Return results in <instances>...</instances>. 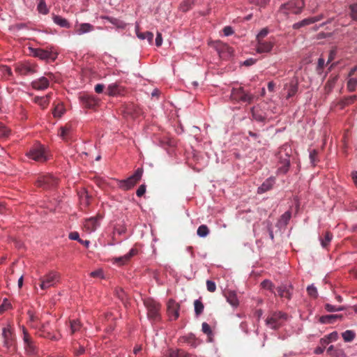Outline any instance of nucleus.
I'll use <instances>...</instances> for the list:
<instances>
[{"label":"nucleus","mask_w":357,"mask_h":357,"mask_svg":"<svg viewBox=\"0 0 357 357\" xmlns=\"http://www.w3.org/2000/svg\"><path fill=\"white\" fill-rule=\"evenodd\" d=\"M274 46V43L271 41L259 40L256 45V51L257 53H268Z\"/></svg>","instance_id":"6ab92c4d"},{"label":"nucleus","mask_w":357,"mask_h":357,"mask_svg":"<svg viewBox=\"0 0 357 357\" xmlns=\"http://www.w3.org/2000/svg\"><path fill=\"white\" fill-rule=\"evenodd\" d=\"M58 183V178L51 174L39 175L36 180L37 186L44 190L54 189L57 186Z\"/></svg>","instance_id":"423d86ee"},{"label":"nucleus","mask_w":357,"mask_h":357,"mask_svg":"<svg viewBox=\"0 0 357 357\" xmlns=\"http://www.w3.org/2000/svg\"><path fill=\"white\" fill-rule=\"evenodd\" d=\"M39 286L41 289L45 290L54 287L60 280V274L55 271H50L39 278Z\"/></svg>","instance_id":"20e7f679"},{"label":"nucleus","mask_w":357,"mask_h":357,"mask_svg":"<svg viewBox=\"0 0 357 357\" xmlns=\"http://www.w3.org/2000/svg\"><path fill=\"white\" fill-rule=\"evenodd\" d=\"M52 20L54 24L59 26L62 28L69 29L70 27V24L69 22L64 17L57 15L55 14H52Z\"/></svg>","instance_id":"a878e982"},{"label":"nucleus","mask_w":357,"mask_h":357,"mask_svg":"<svg viewBox=\"0 0 357 357\" xmlns=\"http://www.w3.org/2000/svg\"><path fill=\"white\" fill-rule=\"evenodd\" d=\"M78 197H79L80 205L82 206L86 207L89 206V203H90L91 197L89 196L88 192L86 190H84V189L81 190L78 192Z\"/></svg>","instance_id":"393cba45"},{"label":"nucleus","mask_w":357,"mask_h":357,"mask_svg":"<svg viewBox=\"0 0 357 357\" xmlns=\"http://www.w3.org/2000/svg\"><path fill=\"white\" fill-rule=\"evenodd\" d=\"M102 218V217L100 215H97L95 217L86 219L84 224L86 231L89 233L95 231L100 226V222Z\"/></svg>","instance_id":"ddd939ff"},{"label":"nucleus","mask_w":357,"mask_h":357,"mask_svg":"<svg viewBox=\"0 0 357 357\" xmlns=\"http://www.w3.org/2000/svg\"><path fill=\"white\" fill-rule=\"evenodd\" d=\"M342 337L345 342H351L354 340L356 333L351 330H347L342 333Z\"/></svg>","instance_id":"f704fd0d"},{"label":"nucleus","mask_w":357,"mask_h":357,"mask_svg":"<svg viewBox=\"0 0 357 357\" xmlns=\"http://www.w3.org/2000/svg\"><path fill=\"white\" fill-rule=\"evenodd\" d=\"M202 331L204 334L207 335L208 341L212 342L213 337V333L211 328V326L206 322L202 323Z\"/></svg>","instance_id":"72a5a7b5"},{"label":"nucleus","mask_w":357,"mask_h":357,"mask_svg":"<svg viewBox=\"0 0 357 357\" xmlns=\"http://www.w3.org/2000/svg\"><path fill=\"white\" fill-rule=\"evenodd\" d=\"M206 288L208 291L214 292L216 290V284L212 280H207L206 281Z\"/></svg>","instance_id":"69168bd1"},{"label":"nucleus","mask_w":357,"mask_h":357,"mask_svg":"<svg viewBox=\"0 0 357 357\" xmlns=\"http://www.w3.org/2000/svg\"><path fill=\"white\" fill-rule=\"evenodd\" d=\"M49 96L46 97H36L34 98L35 102L40 105L43 108H45L48 105Z\"/></svg>","instance_id":"3c124183"},{"label":"nucleus","mask_w":357,"mask_h":357,"mask_svg":"<svg viewBox=\"0 0 357 357\" xmlns=\"http://www.w3.org/2000/svg\"><path fill=\"white\" fill-rule=\"evenodd\" d=\"M357 86V79L356 78H351L347 82V89L349 91L352 92L354 91Z\"/></svg>","instance_id":"6e6d98bb"},{"label":"nucleus","mask_w":357,"mask_h":357,"mask_svg":"<svg viewBox=\"0 0 357 357\" xmlns=\"http://www.w3.org/2000/svg\"><path fill=\"white\" fill-rule=\"evenodd\" d=\"M10 130L8 128H6L3 123H0V137H7L10 135Z\"/></svg>","instance_id":"5fc2aeb1"},{"label":"nucleus","mask_w":357,"mask_h":357,"mask_svg":"<svg viewBox=\"0 0 357 357\" xmlns=\"http://www.w3.org/2000/svg\"><path fill=\"white\" fill-rule=\"evenodd\" d=\"M65 112V109L62 105H57L53 111L54 117H61Z\"/></svg>","instance_id":"603ef678"},{"label":"nucleus","mask_w":357,"mask_h":357,"mask_svg":"<svg viewBox=\"0 0 357 357\" xmlns=\"http://www.w3.org/2000/svg\"><path fill=\"white\" fill-rule=\"evenodd\" d=\"M290 167V159L288 154H285V156L282 158L280 157L278 162V167L277 172L278 174H285L289 171Z\"/></svg>","instance_id":"dca6fc26"},{"label":"nucleus","mask_w":357,"mask_h":357,"mask_svg":"<svg viewBox=\"0 0 357 357\" xmlns=\"http://www.w3.org/2000/svg\"><path fill=\"white\" fill-rule=\"evenodd\" d=\"M167 357H191L188 353L181 350H169Z\"/></svg>","instance_id":"a19ab883"},{"label":"nucleus","mask_w":357,"mask_h":357,"mask_svg":"<svg viewBox=\"0 0 357 357\" xmlns=\"http://www.w3.org/2000/svg\"><path fill=\"white\" fill-rule=\"evenodd\" d=\"M351 17L354 20H357V3L350 6Z\"/></svg>","instance_id":"0e129e2a"},{"label":"nucleus","mask_w":357,"mask_h":357,"mask_svg":"<svg viewBox=\"0 0 357 357\" xmlns=\"http://www.w3.org/2000/svg\"><path fill=\"white\" fill-rule=\"evenodd\" d=\"M180 305L173 299L167 303V312L172 320H176L179 317Z\"/></svg>","instance_id":"2eb2a0df"},{"label":"nucleus","mask_w":357,"mask_h":357,"mask_svg":"<svg viewBox=\"0 0 357 357\" xmlns=\"http://www.w3.org/2000/svg\"><path fill=\"white\" fill-rule=\"evenodd\" d=\"M123 93L124 87L118 82L109 84L107 89V93L110 96H122Z\"/></svg>","instance_id":"a211bd4d"},{"label":"nucleus","mask_w":357,"mask_h":357,"mask_svg":"<svg viewBox=\"0 0 357 357\" xmlns=\"http://www.w3.org/2000/svg\"><path fill=\"white\" fill-rule=\"evenodd\" d=\"M261 286L264 289H268L271 291H273L274 284L269 280H264L261 282Z\"/></svg>","instance_id":"4d7b16f0"},{"label":"nucleus","mask_w":357,"mask_h":357,"mask_svg":"<svg viewBox=\"0 0 357 357\" xmlns=\"http://www.w3.org/2000/svg\"><path fill=\"white\" fill-rule=\"evenodd\" d=\"M357 100V96L353 95L347 97H344L343 99H342L340 102V105H341V107H344L345 106L349 105L352 103H354Z\"/></svg>","instance_id":"c9c22d12"},{"label":"nucleus","mask_w":357,"mask_h":357,"mask_svg":"<svg viewBox=\"0 0 357 357\" xmlns=\"http://www.w3.org/2000/svg\"><path fill=\"white\" fill-rule=\"evenodd\" d=\"M312 24H313V20H312L310 17H307V18L303 19V20H301L298 22L294 23L293 24L292 27L294 29H298L301 27H303V26H307V25H310Z\"/></svg>","instance_id":"e433bc0d"},{"label":"nucleus","mask_w":357,"mask_h":357,"mask_svg":"<svg viewBox=\"0 0 357 357\" xmlns=\"http://www.w3.org/2000/svg\"><path fill=\"white\" fill-rule=\"evenodd\" d=\"M72 130V126L69 124L66 125L65 126L60 128V133L59 136L65 139L66 137L68 135V134Z\"/></svg>","instance_id":"a18cd8bd"},{"label":"nucleus","mask_w":357,"mask_h":357,"mask_svg":"<svg viewBox=\"0 0 357 357\" xmlns=\"http://www.w3.org/2000/svg\"><path fill=\"white\" fill-rule=\"evenodd\" d=\"M100 18L107 20L108 22H109L111 24H114L118 28L120 29H125L126 26V24L117 18H114L109 16H101Z\"/></svg>","instance_id":"7c9ffc66"},{"label":"nucleus","mask_w":357,"mask_h":357,"mask_svg":"<svg viewBox=\"0 0 357 357\" xmlns=\"http://www.w3.org/2000/svg\"><path fill=\"white\" fill-rule=\"evenodd\" d=\"M31 54L33 56L38 57L41 60L46 61H54L57 58V52L50 50H44L41 48H31Z\"/></svg>","instance_id":"6e6552de"},{"label":"nucleus","mask_w":357,"mask_h":357,"mask_svg":"<svg viewBox=\"0 0 357 357\" xmlns=\"http://www.w3.org/2000/svg\"><path fill=\"white\" fill-rule=\"evenodd\" d=\"M22 331L23 342L24 344V349L26 352L29 355L35 354L36 353V347L34 344L33 340L24 327L22 328Z\"/></svg>","instance_id":"9b49d317"},{"label":"nucleus","mask_w":357,"mask_h":357,"mask_svg":"<svg viewBox=\"0 0 357 357\" xmlns=\"http://www.w3.org/2000/svg\"><path fill=\"white\" fill-rule=\"evenodd\" d=\"M291 218V212L287 211L284 213L277 222L278 227H286Z\"/></svg>","instance_id":"c85d7f7f"},{"label":"nucleus","mask_w":357,"mask_h":357,"mask_svg":"<svg viewBox=\"0 0 357 357\" xmlns=\"http://www.w3.org/2000/svg\"><path fill=\"white\" fill-rule=\"evenodd\" d=\"M251 114L252 119L258 122H264L266 119L265 116L253 107L251 108Z\"/></svg>","instance_id":"ea45409f"},{"label":"nucleus","mask_w":357,"mask_h":357,"mask_svg":"<svg viewBox=\"0 0 357 357\" xmlns=\"http://www.w3.org/2000/svg\"><path fill=\"white\" fill-rule=\"evenodd\" d=\"M137 251L135 248H132L127 254L125 255L117 257L115 259V261L120 263L121 264H125L127 262L131 257H132L134 255L137 254Z\"/></svg>","instance_id":"2f4dec72"},{"label":"nucleus","mask_w":357,"mask_h":357,"mask_svg":"<svg viewBox=\"0 0 357 357\" xmlns=\"http://www.w3.org/2000/svg\"><path fill=\"white\" fill-rule=\"evenodd\" d=\"M343 319L342 314H327L321 316L319 319V321L322 324H333L337 320H342Z\"/></svg>","instance_id":"b1692460"},{"label":"nucleus","mask_w":357,"mask_h":357,"mask_svg":"<svg viewBox=\"0 0 357 357\" xmlns=\"http://www.w3.org/2000/svg\"><path fill=\"white\" fill-rule=\"evenodd\" d=\"M93 26L89 23H82L76 29L75 33L77 35H82L93 31Z\"/></svg>","instance_id":"cd10ccee"},{"label":"nucleus","mask_w":357,"mask_h":357,"mask_svg":"<svg viewBox=\"0 0 357 357\" xmlns=\"http://www.w3.org/2000/svg\"><path fill=\"white\" fill-rule=\"evenodd\" d=\"M42 319L38 322V327L34 328L37 330V333L43 337L47 338L52 340H57L58 338L52 334V330L50 328V321L42 322Z\"/></svg>","instance_id":"1a4fd4ad"},{"label":"nucleus","mask_w":357,"mask_h":357,"mask_svg":"<svg viewBox=\"0 0 357 357\" xmlns=\"http://www.w3.org/2000/svg\"><path fill=\"white\" fill-rule=\"evenodd\" d=\"M144 170L142 168H138L135 173L126 179L118 181V186L123 190H128L133 188L137 182L142 178Z\"/></svg>","instance_id":"39448f33"},{"label":"nucleus","mask_w":357,"mask_h":357,"mask_svg":"<svg viewBox=\"0 0 357 357\" xmlns=\"http://www.w3.org/2000/svg\"><path fill=\"white\" fill-rule=\"evenodd\" d=\"M287 319V314L281 311L271 313L266 319V325L273 330L280 328Z\"/></svg>","instance_id":"7ed1b4c3"},{"label":"nucleus","mask_w":357,"mask_h":357,"mask_svg":"<svg viewBox=\"0 0 357 357\" xmlns=\"http://www.w3.org/2000/svg\"><path fill=\"white\" fill-rule=\"evenodd\" d=\"M270 0H250V2L252 4L258 6L259 7H265Z\"/></svg>","instance_id":"bf43d9fd"},{"label":"nucleus","mask_w":357,"mask_h":357,"mask_svg":"<svg viewBox=\"0 0 357 357\" xmlns=\"http://www.w3.org/2000/svg\"><path fill=\"white\" fill-rule=\"evenodd\" d=\"M268 33V28H264L262 29L259 33L257 35V42H259V40H262V39L266 37Z\"/></svg>","instance_id":"052dcab7"},{"label":"nucleus","mask_w":357,"mask_h":357,"mask_svg":"<svg viewBox=\"0 0 357 357\" xmlns=\"http://www.w3.org/2000/svg\"><path fill=\"white\" fill-rule=\"evenodd\" d=\"M255 97V95L249 91H245L242 86L233 88L230 94V98L233 101L247 104H250L253 101Z\"/></svg>","instance_id":"f03ea898"},{"label":"nucleus","mask_w":357,"mask_h":357,"mask_svg":"<svg viewBox=\"0 0 357 357\" xmlns=\"http://www.w3.org/2000/svg\"><path fill=\"white\" fill-rule=\"evenodd\" d=\"M225 297L227 301L234 307H236L239 305V301L237 297V294L235 291L226 290L224 292Z\"/></svg>","instance_id":"412c9836"},{"label":"nucleus","mask_w":357,"mask_h":357,"mask_svg":"<svg viewBox=\"0 0 357 357\" xmlns=\"http://www.w3.org/2000/svg\"><path fill=\"white\" fill-rule=\"evenodd\" d=\"M181 340L183 342L189 344L192 347H197L199 344V341L195 337V335L190 333L183 336Z\"/></svg>","instance_id":"c756f323"},{"label":"nucleus","mask_w":357,"mask_h":357,"mask_svg":"<svg viewBox=\"0 0 357 357\" xmlns=\"http://www.w3.org/2000/svg\"><path fill=\"white\" fill-rule=\"evenodd\" d=\"M298 91V84L294 82H291L287 89V98L289 99L294 96Z\"/></svg>","instance_id":"37998d69"},{"label":"nucleus","mask_w":357,"mask_h":357,"mask_svg":"<svg viewBox=\"0 0 357 357\" xmlns=\"http://www.w3.org/2000/svg\"><path fill=\"white\" fill-rule=\"evenodd\" d=\"M79 100L83 107L87 109H93L98 104V100L94 97L88 95L81 96Z\"/></svg>","instance_id":"aec40b11"},{"label":"nucleus","mask_w":357,"mask_h":357,"mask_svg":"<svg viewBox=\"0 0 357 357\" xmlns=\"http://www.w3.org/2000/svg\"><path fill=\"white\" fill-rule=\"evenodd\" d=\"M29 316V326L34 328L38 327V324L40 321L41 318L39 316L35 314L32 311L29 310L27 312Z\"/></svg>","instance_id":"473e14b6"},{"label":"nucleus","mask_w":357,"mask_h":357,"mask_svg":"<svg viewBox=\"0 0 357 357\" xmlns=\"http://www.w3.org/2000/svg\"><path fill=\"white\" fill-rule=\"evenodd\" d=\"M293 287L289 284H282L277 287L278 296L281 298H286L288 300L291 299L292 295Z\"/></svg>","instance_id":"f3484780"},{"label":"nucleus","mask_w":357,"mask_h":357,"mask_svg":"<svg viewBox=\"0 0 357 357\" xmlns=\"http://www.w3.org/2000/svg\"><path fill=\"white\" fill-rule=\"evenodd\" d=\"M333 238V234L331 232H326L324 238H321V244L323 248H326L331 243Z\"/></svg>","instance_id":"09e8293b"},{"label":"nucleus","mask_w":357,"mask_h":357,"mask_svg":"<svg viewBox=\"0 0 357 357\" xmlns=\"http://www.w3.org/2000/svg\"><path fill=\"white\" fill-rule=\"evenodd\" d=\"M275 184V178L273 177H269L266 179L262 184L258 188L257 193L262 194L270 190Z\"/></svg>","instance_id":"4be33fe9"},{"label":"nucleus","mask_w":357,"mask_h":357,"mask_svg":"<svg viewBox=\"0 0 357 357\" xmlns=\"http://www.w3.org/2000/svg\"><path fill=\"white\" fill-rule=\"evenodd\" d=\"M208 233L209 229L206 225H200L197 231V235L201 238L206 237L208 234Z\"/></svg>","instance_id":"49530a36"},{"label":"nucleus","mask_w":357,"mask_h":357,"mask_svg":"<svg viewBox=\"0 0 357 357\" xmlns=\"http://www.w3.org/2000/svg\"><path fill=\"white\" fill-rule=\"evenodd\" d=\"M146 185L144 184H142L141 185H139V187L138 188V189L136 191V195L137 197H142L144 195V193L146 192Z\"/></svg>","instance_id":"338daca9"},{"label":"nucleus","mask_w":357,"mask_h":357,"mask_svg":"<svg viewBox=\"0 0 357 357\" xmlns=\"http://www.w3.org/2000/svg\"><path fill=\"white\" fill-rule=\"evenodd\" d=\"M26 155L29 158L38 162H45L47 160L44 147L40 145L31 149L29 152L27 153Z\"/></svg>","instance_id":"f8f14e48"},{"label":"nucleus","mask_w":357,"mask_h":357,"mask_svg":"<svg viewBox=\"0 0 357 357\" xmlns=\"http://www.w3.org/2000/svg\"><path fill=\"white\" fill-rule=\"evenodd\" d=\"M11 307V304L7 298H4L2 304L0 305V313L3 312Z\"/></svg>","instance_id":"13d9d810"},{"label":"nucleus","mask_w":357,"mask_h":357,"mask_svg":"<svg viewBox=\"0 0 357 357\" xmlns=\"http://www.w3.org/2000/svg\"><path fill=\"white\" fill-rule=\"evenodd\" d=\"M195 0H183L181 3L179 8L182 12H187L192 8Z\"/></svg>","instance_id":"4c0bfd02"},{"label":"nucleus","mask_w":357,"mask_h":357,"mask_svg":"<svg viewBox=\"0 0 357 357\" xmlns=\"http://www.w3.org/2000/svg\"><path fill=\"white\" fill-rule=\"evenodd\" d=\"M304 6V0H291L282 4L280 7V12L286 16L291 13L298 15L302 13Z\"/></svg>","instance_id":"f257e3e1"},{"label":"nucleus","mask_w":357,"mask_h":357,"mask_svg":"<svg viewBox=\"0 0 357 357\" xmlns=\"http://www.w3.org/2000/svg\"><path fill=\"white\" fill-rule=\"evenodd\" d=\"M307 292L308 295L312 298H317L318 296L317 289L313 284L307 287Z\"/></svg>","instance_id":"864d4df0"},{"label":"nucleus","mask_w":357,"mask_h":357,"mask_svg":"<svg viewBox=\"0 0 357 357\" xmlns=\"http://www.w3.org/2000/svg\"><path fill=\"white\" fill-rule=\"evenodd\" d=\"M324 64H325V60L324 58L322 57H320L319 59H318V62H317V71L318 73H321L322 72V70L324 68Z\"/></svg>","instance_id":"e2e57ef3"},{"label":"nucleus","mask_w":357,"mask_h":357,"mask_svg":"<svg viewBox=\"0 0 357 357\" xmlns=\"http://www.w3.org/2000/svg\"><path fill=\"white\" fill-rule=\"evenodd\" d=\"M1 336L3 347L7 349H10L15 343V335L10 325L2 328Z\"/></svg>","instance_id":"9d476101"},{"label":"nucleus","mask_w":357,"mask_h":357,"mask_svg":"<svg viewBox=\"0 0 357 357\" xmlns=\"http://www.w3.org/2000/svg\"><path fill=\"white\" fill-rule=\"evenodd\" d=\"M70 330H71L72 334L79 331L82 325L79 320L74 319V320L70 321Z\"/></svg>","instance_id":"8fccbe9b"},{"label":"nucleus","mask_w":357,"mask_h":357,"mask_svg":"<svg viewBox=\"0 0 357 357\" xmlns=\"http://www.w3.org/2000/svg\"><path fill=\"white\" fill-rule=\"evenodd\" d=\"M324 308L327 312H339V311H343L346 310V307L341 305V306H335L330 303H326L324 305Z\"/></svg>","instance_id":"c03bdc74"},{"label":"nucleus","mask_w":357,"mask_h":357,"mask_svg":"<svg viewBox=\"0 0 357 357\" xmlns=\"http://www.w3.org/2000/svg\"><path fill=\"white\" fill-rule=\"evenodd\" d=\"M90 276H91L93 278H104L103 272H102V271L101 269H98V270H96L94 271H92L90 273Z\"/></svg>","instance_id":"774afa93"},{"label":"nucleus","mask_w":357,"mask_h":357,"mask_svg":"<svg viewBox=\"0 0 357 357\" xmlns=\"http://www.w3.org/2000/svg\"><path fill=\"white\" fill-rule=\"evenodd\" d=\"M137 37L141 40H147L150 44L153 43V33L150 31H146L144 33H137Z\"/></svg>","instance_id":"79ce46f5"},{"label":"nucleus","mask_w":357,"mask_h":357,"mask_svg":"<svg viewBox=\"0 0 357 357\" xmlns=\"http://www.w3.org/2000/svg\"><path fill=\"white\" fill-rule=\"evenodd\" d=\"M195 313L197 317L202 314L204 311V304L200 299H197L194 302Z\"/></svg>","instance_id":"58836bf2"},{"label":"nucleus","mask_w":357,"mask_h":357,"mask_svg":"<svg viewBox=\"0 0 357 357\" xmlns=\"http://www.w3.org/2000/svg\"><path fill=\"white\" fill-rule=\"evenodd\" d=\"M38 11L43 14L47 15L49 13V9L44 0H40L37 6Z\"/></svg>","instance_id":"de8ad7c7"},{"label":"nucleus","mask_w":357,"mask_h":357,"mask_svg":"<svg viewBox=\"0 0 357 357\" xmlns=\"http://www.w3.org/2000/svg\"><path fill=\"white\" fill-rule=\"evenodd\" d=\"M49 80L45 77H41L39 79L34 80L31 83V86L36 90H44L49 86Z\"/></svg>","instance_id":"5701e85b"},{"label":"nucleus","mask_w":357,"mask_h":357,"mask_svg":"<svg viewBox=\"0 0 357 357\" xmlns=\"http://www.w3.org/2000/svg\"><path fill=\"white\" fill-rule=\"evenodd\" d=\"M327 354L331 357H347L343 349L335 348L333 345H331L328 348Z\"/></svg>","instance_id":"bb28decb"},{"label":"nucleus","mask_w":357,"mask_h":357,"mask_svg":"<svg viewBox=\"0 0 357 357\" xmlns=\"http://www.w3.org/2000/svg\"><path fill=\"white\" fill-rule=\"evenodd\" d=\"M15 71L20 75H28L36 73L34 66L29 63H17Z\"/></svg>","instance_id":"4468645a"},{"label":"nucleus","mask_w":357,"mask_h":357,"mask_svg":"<svg viewBox=\"0 0 357 357\" xmlns=\"http://www.w3.org/2000/svg\"><path fill=\"white\" fill-rule=\"evenodd\" d=\"M317 154H318V152L314 149L310 152V155H309L310 160L311 163L313 165H315L316 162H317Z\"/></svg>","instance_id":"680f3d73"},{"label":"nucleus","mask_w":357,"mask_h":357,"mask_svg":"<svg viewBox=\"0 0 357 357\" xmlns=\"http://www.w3.org/2000/svg\"><path fill=\"white\" fill-rule=\"evenodd\" d=\"M144 303L147 309V316L149 319L156 321L160 318V305L155 301L147 298L144 300Z\"/></svg>","instance_id":"0eeeda50"}]
</instances>
